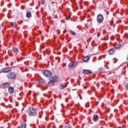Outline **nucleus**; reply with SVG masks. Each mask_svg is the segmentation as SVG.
Listing matches in <instances>:
<instances>
[{
  "mask_svg": "<svg viewBox=\"0 0 128 128\" xmlns=\"http://www.w3.org/2000/svg\"><path fill=\"white\" fill-rule=\"evenodd\" d=\"M70 32L71 34H72V36H76V32L72 31V30H70Z\"/></svg>",
  "mask_w": 128,
  "mask_h": 128,
  "instance_id": "obj_22",
  "label": "nucleus"
},
{
  "mask_svg": "<svg viewBox=\"0 0 128 128\" xmlns=\"http://www.w3.org/2000/svg\"><path fill=\"white\" fill-rule=\"evenodd\" d=\"M45 80L43 78H41L40 80H38V82L39 84H44Z\"/></svg>",
  "mask_w": 128,
  "mask_h": 128,
  "instance_id": "obj_17",
  "label": "nucleus"
},
{
  "mask_svg": "<svg viewBox=\"0 0 128 128\" xmlns=\"http://www.w3.org/2000/svg\"><path fill=\"white\" fill-rule=\"evenodd\" d=\"M66 88V86L61 84L60 85V88L61 90H64Z\"/></svg>",
  "mask_w": 128,
  "mask_h": 128,
  "instance_id": "obj_24",
  "label": "nucleus"
},
{
  "mask_svg": "<svg viewBox=\"0 0 128 128\" xmlns=\"http://www.w3.org/2000/svg\"><path fill=\"white\" fill-rule=\"evenodd\" d=\"M22 56H26V54H24V52H22Z\"/></svg>",
  "mask_w": 128,
  "mask_h": 128,
  "instance_id": "obj_28",
  "label": "nucleus"
},
{
  "mask_svg": "<svg viewBox=\"0 0 128 128\" xmlns=\"http://www.w3.org/2000/svg\"><path fill=\"white\" fill-rule=\"evenodd\" d=\"M41 4H46V2H44V0H41Z\"/></svg>",
  "mask_w": 128,
  "mask_h": 128,
  "instance_id": "obj_25",
  "label": "nucleus"
},
{
  "mask_svg": "<svg viewBox=\"0 0 128 128\" xmlns=\"http://www.w3.org/2000/svg\"><path fill=\"white\" fill-rule=\"evenodd\" d=\"M64 128H72V126L70 124H66L64 126Z\"/></svg>",
  "mask_w": 128,
  "mask_h": 128,
  "instance_id": "obj_21",
  "label": "nucleus"
},
{
  "mask_svg": "<svg viewBox=\"0 0 128 128\" xmlns=\"http://www.w3.org/2000/svg\"><path fill=\"white\" fill-rule=\"evenodd\" d=\"M8 90L10 94H14V88H12V87H9Z\"/></svg>",
  "mask_w": 128,
  "mask_h": 128,
  "instance_id": "obj_14",
  "label": "nucleus"
},
{
  "mask_svg": "<svg viewBox=\"0 0 128 128\" xmlns=\"http://www.w3.org/2000/svg\"><path fill=\"white\" fill-rule=\"evenodd\" d=\"M12 68H10V67H6L2 69V72L6 74V72H10Z\"/></svg>",
  "mask_w": 128,
  "mask_h": 128,
  "instance_id": "obj_7",
  "label": "nucleus"
},
{
  "mask_svg": "<svg viewBox=\"0 0 128 128\" xmlns=\"http://www.w3.org/2000/svg\"><path fill=\"white\" fill-rule=\"evenodd\" d=\"M68 68H74V64H73L72 62L69 64L68 66Z\"/></svg>",
  "mask_w": 128,
  "mask_h": 128,
  "instance_id": "obj_20",
  "label": "nucleus"
},
{
  "mask_svg": "<svg viewBox=\"0 0 128 128\" xmlns=\"http://www.w3.org/2000/svg\"><path fill=\"white\" fill-rule=\"evenodd\" d=\"M13 52L16 54H18V49L16 48H13Z\"/></svg>",
  "mask_w": 128,
  "mask_h": 128,
  "instance_id": "obj_13",
  "label": "nucleus"
},
{
  "mask_svg": "<svg viewBox=\"0 0 128 128\" xmlns=\"http://www.w3.org/2000/svg\"><path fill=\"white\" fill-rule=\"evenodd\" d=\"M6 76L10 80H14L16 78V74L14 72H10L8 73Z\"/></svg>",
  "mask_w": 128,
  "mask_h": 128,
  "instance_id": "obj_3",
  "label": "nucleus"
},
{
  "mask_svg": "<svg viewBox=\"0 0 128 128\" xmlns=\"http://www.w3.org/2000/svg\"><path fill=\"white\" fill-rule=\"evenodd\" d=\"M104 68L101 67L98 68V72H104Z\"/></svg>",
  "mask_w": 128,
  "mask_h": 128,
  "instance_id": "obj_15",
  "label": "nucleus"
},
{
  "mask_svg": "<svg viewBox=\"0 0 128 128\" xmlns=\"http://www.w3.org/2000/svg\"><path fill=\"white\" fill-rule=\"evenodd\" d=\"M28 114H30V116H34L36 114V108H30L28 110Z\"/></svg>",
  "mask_w": 128,
  "mask_h": 128,
  "instance_id": "obj_4",
  "label": "nucleus"
},
{
  "mask_svg": "<svg viewBox=\"0 0 128 128\" xmlns=\"http://www.w3.org/2000/svg\"><path fill=\"white\" fill-rule=\"evenodd\" d=\"M82 74H92V71L88 69H84L82 70Z\"/></svg>",
  "mask_w": 128,
  "mask_h": 128,
  "instance_id": "obj_6",
  "label": "nucleus"
},
{
  "mask_svg": "<svg viewBox=\"0 0 128 128\" xmlns=\"http://www.w3.org/2000/svg\"><path fill=\"white\" fill-rule=\"evenodd\" d=\"M104 16H102V14H99L97 15L96 22L98 24H102V22H104Z\"/></svg>",
  "mask_w": 128,
  "mask_h": 128,
  "instance_id": "obj_2",
  "label": "nucleus"
},
{
  "mask_svg": "<svg viewBox=\"0 0 128 128\" xmlns=\"http://www.w3.org/2000/svg\"><path fill=\"white\" fill-rule=\"evenodd\" d=\"M121 46L120 44H116V45L114 46V48H115V50H118V48Z\"/></svg>",
  "mask_w": 128,
  "mask_h": 128,
  "instance_id": "obj_16",
  "label": "nucleus"
},
{
  "mask_svg": "<svg viewBox=\"0 0 128 128\" xmlns=\"http://www.w3.org/2000/svg\"><path fill=\"white\" fill-rule=\"evenodd\" d=\"M66 20H70V17H66Z\"/></svg>",
  "mask_w": 128,
  "mask_h": 128,
  "instance_id": "obj_27",
  "label": "nucleus"
},
{
  "mask_svg": "<svg viewBox=\"0 0 128 128\" xmlns=\"http://www.w3.org/2000/svg\"><path fill=\"white\" fill-rule=\"evenodd\" d=\"M11 24H12V28L16 27V23L12 22Z\"/></svg>",
  "mask_w": 128,
  "mask_h": 128,
  "instance_id": "obj_23",
  "label": "nucleus"
},
{
  "mask_svg": "<svg viewBox=\"0 0 128 128\" xmlns=\"http://www.w3.org/2000/svg\"><path fill=\"white\" fill-rule=\"evenodd\" d=\"M126 88L127 90H128V84H126Z\"/></svg>",
  "mask_w": 128,
  "mask_h": 128,
  "instance_id": "obj_26",
  "label": "nucleus"
},
{
  "mask_svg": "<svg viewBox=\"0 0 128 128\" xmlns=\"http://www.w3.org/2000/svg\"><path fill=\"white\" fill-rule=\"evenodd\" d=\"M10 84L9 82L4 83L3 84L4 88H10Z\"/></svg>",
  "mask_w": 128,
  "mask_h": 128,
  "instance_id": "obj_9",
  "label": "nucleus"
},
{
  "mask_svg": "<svg viewBox=\"0 0 128 128\" xmlns=\"http://www.w3.org/2000/svg\"><path fill=\"white\" fill-rule=\"evenodd\" d=\"M84 88H86V86H84Z\"/></svg>",
  "mask_w": 128,
  "mask_h": 128,
  "instance_id": "obj_29",
  "label": "nucleus"
},
{
  "mask_svg": "<svg viewBox=\"0 0 128 128\" xmlns=\"http://www.w3.org/2000/svg\"><path fill=\"white\" fill-rule=\"evenodd\" d=\"M108 53H109V54L112 56L116 53V50L112 48H111L108 50Z\"/></svg>",
  "mask_w": 128,
  "mask_h": 128,
  "instance_id": "obj_10",
  "label": "nucleus"
},
{
  "mask_svg": "<svg viewBox=\"0 0 128 128\" xmlns=\"http://www.w3.org/2000/svg\"><path fill=\"white\" fill-rule=\"evenodd\" d=\"M100 119V117L98 115H94L92 120L94 122H98V120Z\"/></svg>",
  "mask_w": 128,
  "mask_h": 128,
  "instance_id": "obj_8",
  "label": "nucleus"
},
{
  "mask_svg": "<svg viewBox=\"0 0 128 128\" xmlns=\"http://www.w3.org/2000/svg\"><path fill=\"white\" fill-rule=\"evenodd\" d=\"M26 18H32V12H27L26 14Z\"/></svg>",
  "mask_w": 128,
  "mask_h": 128,
  "instance_id": "obj_11",
  "label": "nucleus"
},
{
  "mask_svg": "<svg viewBox=\"0 0 128 128\" xmlns=\"http://www.w3.org/2000/svg\"><path fill=\"white\" fill-rule=\"evenodd\" d=\"M21 128H26V123H22L21 124Z\"/></svg>",
  "mask_w": 128,
  "mask_h": 128,
  "instance_id": "obj_18",
  "label": "nucleus"
},
{
  "mask_svg": "<svg viewBox=\"0 0 128 128\" xmlns=\"http://www.w3.org/2000/svg\"><path fill=\"white\" fill-rule=\"evenodd\" d=\"M49 80L48 84L50 86H54V84L58 82V77H56V76L50 77Z\"/></svg>",
  "mask_w": 128,
  "mask_h": 128,
  "instance_id": "obj_1",
  "label": "nucleus"
},
{
  "mask_svg": "<svg viewBox=\"0 0 128 128\" xmlns=\"http://www.w3.org/2000/svg\"><path fill=\"white\" fill-rule=\"evenodd\" d=\"M73 64V68H76V66H78V62H72Z\"/></svg>",
  "mask_w": 128,
  "mask_h": 128,
  "instance_id": "obj_19",
  "label": "nucleus"
},
{
  "mask_svg": "<svg viewBox=\"0 0 128 128\" xmlns=\"http://www.w3.org/2000/svg\"><path fill=\"white\" fill-rule=\"evenodd\" d=\"M89 60H90V56H86L83 58V62H88Z\"/></svg>",
  "mask_w": 128,
  "mask_h": 128,
  "instance_id": "obj_12",
  "label": "nucleus"
},
{
  "mask_svg": "<svg viewBox=\"0 0 128 128\" xmlns=\"http://www.w3.org/2000/svg\"><path fill=\"white\" fill-rule=\"evenodd\" d=\"M43 74L46 78H50L51 76H52V74L48 70H44L43 71Z\"/></svg>",
  "mask_w": 128,
  "mask_h": 128,
  "instance_id": "obj_5",
  "label": "nucleus"
}]
</instances>
